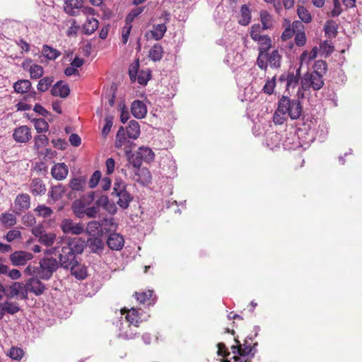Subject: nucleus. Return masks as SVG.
Masks as SVG:
<instances>
[{"label": "nucleus", "mask_w": 362, "mask_h": 362, "mask_svg": "<svg viewBox=\"0 0 362 362\" xmlns=\"http://www.w3.org/2000/svg\"><path fill=\"white\" fill-rule=\"evenodd\" d=\"M86 242L81 238H69L62 243L60 246L49 250L50 253H59V264L64 269H69L76 263V255L81 254L85 248Z\"/></svg>", "instance_id": "1"}, {"label": "nucleus", "mask_w": 362, "mask_h": 362, "mask_svg": "<svg viewBox=\"0 0 362 362\" xmlns=\"http://www.w3.org/2000/svg\"><path fill=\"white\" fill-rule=\"evenodd\" d=\"M59 268V262L53 257H45L40 259L39 266L28 265L25 271L30 275L44 280H48Z\"/></svg>", "instance_id": "2"}, {"label": "nucleus", "mask_w": 362, "mask_h": 362, "mask_svg": "<svg viewBox=\"0 0 362 362\" xmlns=\"http://www.w3.org/2000/svg\"><path fill=\"white\" fill-rule=\"evenodd\" d=\"M316 70L312 72H307L301 79V88L308 90L313 88L315 90H319L324 86L322 75L318 71L319 69L326 70L327 64L324 61H317L315 64Z\"/></svg>", "instance_id": "3"}, {"label": "nucleus", "mask_w": 362, "mask_h": 362, "mask_svg": "<svg viewBox=\"0 0 362 362\" xmlns=\"http://www.w3.org/2000/svg\"><path fill=\"white\" fill-rule=\"evenodd\" d=\"M279 110L286 112L291 119H297L302 112V106L298 100H291L288 96L283 95L279 100Z\"/></svg>", "instance_id": "4"}, {"label": "nucleus", "mask_w": 362, "mask_h": 362, "mask_svg": "<svg viewBox=\"0 0 362 362\" xmlns=\"http://www.w3.org/2000/svg\"><path fill=\"white\" fill-rule=\"evenodd\" d=\"M235 341L236 345L231 347L233 354L238 353L242 356H250L253 357L255 356L256 353L255 346L257 345V343H253V338L252 337H247L245 339L243 344H241L238 339H235Z\"/></svg>", "instance_id": "5"}, {"label": "nucleus", "mask_w": 362, "mask_h": 362, "mask_svg": "<svg viewBox=\"0 0 362 362\" xmlns=\"http://www.w3.org/2000/svg\"><path fill=\"white\" fill-rule=\"evenodd\" d=\"M160 19H163L164 23L153 25L152 30L150 31L152 38L156 40H161L167 31L166 23L170 21V13L166 11H163L160 17Z\"/></svg>", "instance_id": "6"}, {"label": "nucleus", "mask_w": 362, "mask_h": 362, "mask_svg": "<svg viewBox=\"0 0 362 362\" xmlns=\"http://www.w3.org/2000/svg\"><path fill=\"white\" fill-rule=\"evenodd\" d=\"M60 228L65 234L80 235L84 231V225L82 223H74L70 218L63 219Z\"/></svg>", "instance_id": "7"}, {"label": "nucleus", "mask_w": 362, "mask_h": 362, "mask_svg": "<svg viewBox=\"0 0 362 362\" xmlns=\"http://www.w3.org/2000/svg\"><path fill=\"white\" fill-rule=\"evenodd\" d=\"M13 138L18 143H27L32 138L31 129L26 125H22L13 130Z\"/></svg>", "instance_id": "8"}, {"label": "nucleus", "mask_w": 362, "mask_h": 362, "mask_svg": "<svg viewBox=\"0 0 362 362\" xmlns=\"http://www.w3.org/2000/svg\"><path fill=\"white\" fill-rule=\"evenodd\" d=\"M39 279L37 276L30 278L26 281L24 288H27V291L33 293L35 296L42 295L45 292L46 286Z\"/></svg>", "instance_id": "9"}, {"label": "nucleus", "mask_w": 362, "mask_h": 362, "mask_svg": "<svg viewBox=\"0 0 362 362\" xmlns=\"http://www.w3.org/2000/svg\"><path fill=\"white\" fill-rule=\"evenodd\" d=\"M86 184V178L83 176L71 179L69 183V187L71 189V192L69 193V198H76L77 197L76 194V192H83Z\"/></svg>", "instance_id": "10"}, {"label": "nucleus", "mask_w": 362, "mask_h": 362, "mask_svg": "<svg viewBox=\"0 0 362 362\" xmlns=\"http://www.w3.org/2000/svg\"><path fill=\"white\" fill-rule=\"evenodd\" d=\"M33 255L25 251H16L11 254L10 261L13 266L25 265L26 262L33 258Z\"/></svg>", "instance_id": "11"}, {"label": "nucleus", "mask_w": 362, "mask_h": 362, "mask_svg": "<svg viewBox=\"0 0 362 362\" xmlns=\"http://www.w3.org/2000/svg\"><path fill=\"white\" fill-rule=\"evenodd\" d=\"M64 11L72 16H76L80 14V8L83 4V0H64Z\"/></svg>", "instance_id": "12"}, {"label": "nucleus", "mask_w": 362, "mask_h": 362, "mask_svg": "<svg viewBox=\"0 0 362 362\" xmlns=\"http://www.w3.org/2000/svg\"><path fill=\"white\" fill-rule=\"evenodd\" d=\"M124 244L123 237L119 233H111L107 240V245L112 250H120Z\"/></svg>", "instance_id": "13"}, {"label": "nucleus", "mask_w": 362, "mask_h": 362, "mask_svg": "<svg viewBox=\"0 0 362 362\" xmlns=\"http://www.w3.org/2000/svg\"><path fill=\"white\" fill-rule=\"evenodd\" d=\"M68 173V167L64 163H57L51 169L52 176L57 180H64L66 177Z\"/></svg>", "instance_id": "14"}, {"label": "nucleus", "mask_w": 362, "mask_h": 362, "mask_svg": "<svg viewBox=\"0 0 362 362\" xmlns=\"http://www.w3.org/2000/svg\"><path fill=\"white\" fill-rule=\"evenodd\" d=\"M131 111L134 117L137 119H142L147 114V107L144 102L141 100H134L132 103Z\"/></svg>", "instance_id": "15"}, {"label": "nucleus", "mask_w": 362, "mask_h": 362, "mask_svg": "<svg viewBox=\"0 0 362 362\" xmlns=\"http://www.w3.org/2000/svg\"><path fill=\"white\" fill-rule=\"evenodd\" d=\"M70 89L67 84L63 83L62 81L57 82L51 89V94L53 96H58L65 98L69 96Z\"/></svg>", "instance_id": "16"}, {"label": "nucleus", "mask_w": 362, "mask_h": 362, "mask_svg": "<svg viewBox=\"0 0 362 362\" xmlns=\"http://www.w3.org/2000/svg\"><path fill=\"white\" fill-rule=\"evenodd\" d=\"M14 204L20 212L25 211L30 206V197L25 193L19 194L16 197Z\"/></svg>", "instance_id": "17"}, {"label": "nucleus", "mask_w": 362, "mask_h": 362, "mask_svg": "<svg viewBox=\"0 0 362 362\" xmlns=\"http://www.w3.org/2000/svg\"><path fill=\"white\" fill-rule=\"evenodd\" d=\"M133 180L138 183L145 185L151 182V175L147 168H140L135 170Z\"/></svg>", "instance_id": "18"}, {"label": "nucleus", "mask_w": 362, "mask_h": 362, "mask_svg": "<svg viewBox=\"0 0 362 362\" xmlns=\"http://www.w3.org/2000/svg\"><path fill=\"white\" fill-rule=\"evenodd\" d=\"M300 77V67L296 70V73L288 72L286 74L285 81L286 83V90H293L299 83Z\"/></svg>", "instance_id": "19"}, {"label": "nucleus", "mask_w": 362, "mask_h": 362, "mask_svg": "<svg viewBox=\"0 0 362 362\" xmlns=\"http://www.w3.org/2000/svg\"><path fill=\"white\" fill-rule=\"evenodd\" d=\"M267 58L272 68L279 69L281 67L282 56L278 49H274L271 52H267Z\"/></svg>", "instance_id": "20"}, {"label": "nucleus", "mask_w": 362, "mask_h": 362, "mask_svg": "<svg viewBox=\"0 0 362 362\" xmlns=\"http://www.w3.org/2000/svg\"><path fill=\"white\" fill-rule=\"evenodd\" d=\"M69 269H70L71 274L79 280L84 279L87 276L86 267L85 265L78 263L77 260Z\"/></svg>", "instance_id": "21"}, {"label": "nucleus", "mask_w": 362, "mask_h": 362, "mask_svg": "<svg viewBox=\"0 0 362 362\" xmlns=\"http://www.w3.org/2000/svg\"><path fill=\"white\" fill-rule=\"evenodd\" d=\"M30 192L34 196H41L45 194L46 187L40 178H34L30 184Z\"/></svg>", "instance_id": "22"}, {"label": "nucleus", "mask_w": 362, "mask_h": 362, "mask_svg": "<svg viewBox=\"0 0 362 362\" xmlns=\"http://www.w3.org/2000/svg\"><path fill=\"white\" fill-rule=\"evenodd\" d=\"M255 42L258 43V52L267 53L272 47V40L268 35H262Z\"/></svg>", "instance_id": "23"}, {"label": "nucleus", "mask_w": 362, "mask_h": 362, "mask_svg": "<svg viewBox=\"0 0 362 362\" xmlns=\"http://www.w3.org/2000/svg\"><path fill=\"white\" fill-rule=\"evenodd\" d=\"M115 197H118L117 205L122 209H127L130 202L133 200V196L127 190L122 192Z\"/></svg>", "instance_id": "24"}, {"label": "nucleus", "mask_w": 362, "mask_h": 362, "mask_svg": "<svg viewBox=\"0 0 362 362\" xmlns=\"http://www.w3.org/2000/svg\"><path fill=\"white\" fill-rule=\"evenodd\" d=\"M31 88V82L26 79L18 80L13 84L14 90L18 93H27L30 92Z\"/></svg>", "instance_id": "25"}, {"label": "nucleus", "mask_w": 362, "mask_h": 362, "mask_svg": "<svg viewBox=\"0 0 362 362\" xmlns=\"http://www.w3.org/2000/svg\"><path fill=\"white\" fill-rule=\"evenodd\" d=\"M98 21L93 17H88L83 25V30L86 35L93 33L98 28Z\"/></svg>", "instance_id": "26"}, {"label": "nucleus", "mask_w": 362, "mask_h": 362, "mask_svg": "<svg viewBox=\"0 0 362 362\" xmlns=\"http://www.w3.org/2000/svg\"><path fill=\"white\" fill-rule=\"evenodd\" d=\"M252 16L251 11L247 5L244 4L240 8V18L238 23L241 25L246 26L251 22Z\"/></svg>", "instance_id": "27"}, {"label": "nucleus", "mask_w": 362, "mask_h": 362, "mask_svg": "<svg viewBox=\"0 0 362 362\" xmlns=\"http://www.w3.org/2000/svg\"><path fill=\"white\" fill-rule=\"evenodd\" d=\"M126 156L127 157L129 165L132 166L134 171L141 168L143 160L137 151L135 153H132L130 151H127Z\"/></svg>", "instance_id": "28"}, {"label": "nucleus", "mask_w": 362, "mask_h": 362, "mask_svg": "<svg viewBox=\"0 0 362 362\" xmlns=\"http://www.w3.org/2000/svg\"><path fill=\"white\" fill-rule=\"evenodd\" d=\"M16 217L13 214L3 213L0 215V223L5 228H11L16 224Z\"/></svg>", "instance_id": "29"}, {"label": "nucleus", "mask_w": 362, "mask_h": 362, "mask_svg": "<svg viewBox=\"0 0 362 362\" xmlns=\"http://www.w3.org/2000/svg\"><path fill=\"white\" fill-rule=\"evenodd\" d=\"M262 26L265 30L272 29L274 26V20L272 16L265 10H262L259 13Z\"/></svg>", "instance_id": "30"}, {"label": "nucleus", "mask_w": 362, "mask_h": 362, "mask_svg": "<svg viewBox=\"0 0 362 362\" xmlns=\"http://www.w3.org/2000/svg\"><path fill=\"white\" fill-rule=\"evenodd\" d=\"M87 246L93 252H100L104 248V244L98 238H90L87 240Z\"/></svg>", "instance_id": "31"}, {"label": "nucleus", "mask_w": 362, "mask_h": 362, "mask_svg": "<svg viewBox=\"0 0 362 362\" xmlns=\"http://www.w3.org/2000/svg\"><path fill=\"white\" fill-rule=\"evenodd\" d=\"M127 134L131 139H136L140 134V127L135 120H131L127 127Z\"/></svg>", "instance_id": "32"}, {"label": "nucleus", "mask_w": 362, "mask_h": 362, "mask_svg": "<svg viewBox=\"0 0 362 362\" xmlns=\"http://www.w3.org/2000/svg\"><path fill=\"white\" fill-rule=\"evenodd\" d=\"M72 210L75 216L79 218L84 217V211L86 210V204L82 199L75 200L71 206Z\"/></svg>", "instance_id": "33"}, {"label": "nucleus", "mask_w": 362, "mask_h": 362, "mask_svg": "<svg viewBox=\"0 0 362 362\" xmlns=\"http://www.w3.org/2000/svg\"><path fill=\"white\" fill-rule=\"evenodd\" d=\"M42 53L49 60H54L61 55L60 51L47 45H43Z\"/></svg>", "instance_id": "34"}, {"label": "nucleus", "mask_w": 362, "mask_h": 362, "mask_svg": "<svg viewBox=\"0 0 362 362\" xmlns=\"http://www.w3.org/2000/svg\"><path fill=\"white\" fill-rule=\"evenodd\" d=\"M163 49L160 45H154L149 51L148 57L153 62L160 61L163 57Z\"/></svg>", "instance_id": "35"}, {"label": "nucleus", "mask_w": 362, "mask_h": 362, "mask_svg": "<svg viewBox=\"0 0 362 362\" xmlns=\"http://www.w3.org/2000/svg\"><path fill=\"white\" fill-rule=\"evenodd\" d=\"M121 313L122 315L126 313L125 318L130 324L137 323L139 320V311L135 308L122 309Z\"/></svg>", "instance_id": "36"}, {"label": "nucleus", "mask_w": 362, "mask_h": 362, "mask_svg": "<svg viewBox=\"0 0 362 362\" xmlns=\"http://www.w3.org/2000/svg\"><path fill=\"white\" fill-rule=\"evenodd\" d=\"M64 192L65 187L62 184H59L58 185L51 187L49 192V197H51L54 201H57L62 197Z\"/></svg>", "instance_id": "37"}, {"label": "nucleus", "mask_w": 362, "mask_h": 362, "mask_svg": "<svg viewBox=\"0 0 362 362\" xmlns=\"http://www.w3.org/2000/svg\"><path fill=\"white\" fill-rule=\"evenodd\" d=\"M297 14L299 18L305 23H309L312 21V16L304 6H297Z\"/></svg>", "instance_id": "38"}, {"label": "nucleus", "mask_w": 362, "mask_h": 362, "mask_svg": "<svg viewBox=\"0 0 362 362\" xmlns=\"http://www.w3.org/2000/svg\"><path fill=\"white\" fill-rule=\"evenodd\" d=\"M23 284L19 282H13L9 287L5 288L6 296L7 298H13L17 296L20 289L22 288Z\"/></svg>", "instance_id": "39"}, {"label": "nucleus", "mask_w": 362, "mask_h": 362, "mask_svg": "<svg viewBox=\"0 0 362 362\" xmlns=\"http://www.w3.org/2000/svg\"><path fill=\"white\" fill-rule=\"evenodd\" d=\"M137 152L142 160L150 162L154 158V153L150 148L141 146L139 148Z\"/></svg>", "instance_id": "40"}, {"label": "nucleus", "mask_w": 362, "mask_h": 362, "mask_svg": "<svg viewBox=\"0 0 362 362\" xmlns=\"http://www.w3.org/2000/svg\"><path fill=\"white\" fill-rule=\"evenodd\" d=\"M38 133H45L49 130V124L42 118L34 119L32 121Z\"/></svg>", "instance_id": "41"}, {"label": "nucleus", "mask_w": 362, "mask_h": 362, "mask_svg": "<svg viewBox=\"0 0 362 362\" xmlns=\"http://www.w3.org/2000/svg\"><path fill=\"white\" fill-rule=\"evenodd\" d=\"M35 150L38 151L40 148L46 146L49 143V139L45 134L35 136L33 139Z\"/></svg>", "instance_id": "42"}, {"label": "nucleus", "mask_w": 362, "mask_h": 362, "mask_svg": "<svg viewBox=\"0 0 362 362\" xmlns=\"http://www.w3.org/2000/svg\"><path fill=\"white\" fill-rule=\"evenodd\" d=\"M266 30L264 28H263L262 26H261L259 23H255L253 24L250 28V36L251 39L254 41H256L257 40H259V37L262 35V33Z\"/></svg>", "instance_id": "43"}, {"label": "nucleus", "mask_w": 362, "mask_h": 362, "mask_svg": "<svg viewBox=\"0 0 362 362\" xmlns=\"http://www.w3.org/2000/svg\"><path fill=\"white\" fill-rule=\"evenodd\" d=\"M53 81L54 78L52 76H46L41 78L37 84V90L40 92L47 91L51 86Z\"/></svg>", "instance_id": "44"}, {"label": "nucleus", "mask_w": 362, "mask_h": 362, "mask_svg": "<svg viewBox=\"0 0 362 362\" xmlns=\"http://www.w3.org/2000/svg\"><path fill=\"white\" fill-rule=\"evenodd\" d=\"M4 312L11 315H14L20 310L18 303L16 302L5 301L3 303Z\"/></svg>", "instance_id": "45"}, {"label": "nucleus", "mask_w": 362, "mask_h": 362, "mask_svg": "<svg viewBox=\"0 0 362 362\" xmlns=\"http://www.w3.org/2000/svg\"><path fill=\"white\" fill-rule=\"evenodd\" d=\"M30 75L33 79L40 78L44 74V69L42 66L38 64H33L30 67Z\"/></svg>", "instance_id": "46"}, {"label": "nucleus", "mask_w": 362, "mask_h": 362, "mask_svg": "<svg viewBox=\"0 0 362 362\" xmlns=\"http://www.w3.org/2000/svg\"><path fill=\"white\" fill-rule=\"evenodd\" d=\"M139 59L135 60L129 67V75L132 82H135L136 76L139 74Z\"/></svg>", "instance_id": "47"}, {"label": "nucleus", "mask_w": 362, "mask_h": 362, "mask_svg": "<svg viewBox=\"0 0 362 362\" xmlns=\"http://www.w3.org/2000/svg\"><path fill=\"white\" fill-rule=\"evenodd\" d=\"M35 211L37 213V216H42L45 218H48L51 216V215L53 213L52 209L50 207L47 206L45 205L37 206L35 208Z\"/></svg>", "instance_id": "48"}, {"label": "nucleus", "mask_w": 362, "mask_h": 362, "mask_svg": "<svg viewBox=\"0 0 362 362\" xmlns=\"http://www.w3.org/2000/svg\"><path fill=\"white\" fill-rule=\"evenodd\" d=\"M256 63L261 70L266 71L269 64L267 58V53L258 52V57Z\"/></svg>", "instance_id": "49"}, {"label": "nucleus", "mask_w": 362, "mask_h": 362, "mask_svg": "<svg viewBox=\"0 0 362 362\" xmlns=\"http://www.w3.org/2000/svg\"><path fill=\"white\" fill-rule=\"evenodd\" d=\"M56 235L53 233H45L39 240L46 246H51L54 243Z\"/></svg>", "instance_id": "50"}, {"label": "nucleus", "mask_w": 362, "mask_h": 362, "mask_svg": "<svg viewBox=\"0 0 362 362\" xmlns=\"http://www.w3.org/2000/svg\"><path fill=\"white\" fill-rule=\"evenodd\" d=\"M150 78L151 71L149 70H141L136 76V80L140 85H146Z\"/></svg>", "instance_id": "51"}, {"label": "nucleus", "mask_w": 362, "mask_h": 362, "mask_svg": "<svg viewBox=\"0 0 362 362\" xmlns=\"http://www.w3.org/2000/svg\"><path fill=\"white\" fill-rule=\"evenodd\" d=\"M126 188H127V184L124 182H123L121 180H116L114 183L113 191L112 192V195L115 196V195L121 193L122 192H124L127 190Z\"/></svg>", "instance_id": "52"}, {"label": "nucleus", "mask_w": 362, "mask_h": 362, "mask_svg": "<svg viewBox=\"0 0 362 362\" xmlns=\"http://www.w3.org/2000/svg\"><path fill=\"white\" fill-rule=\"evenodd\" d=\"M87 231L91 235L98 234L101 230V224L96 221H91L88 223Z\"/></svg>", "instance_id": "53"}, {"label": "nucleus", "mask_w": 362, "mask_h": 362, "mask_svg": "<svg viewBox=\"0 0 362 362\" xmlns=\"http://www.w3.org/2000/svg\"><path fill=\"white\" fill-rule=\"evenodd\" d=\"M153 295L152 291H147L140 293H135L136 298L140 303H145L151 299Z\"/></svg>", "instance_id": "54"}, {"label": "nucleus", "mask_w": 362, "mask_h": 362, "mask_svg": "<svg viewBox=\"0 0 362 362\" xmlns=\"http://www.w3.org/2000/svg\"><path fill=\"white\" fill-rule=\"evenodd\" d=\"M276 86V78L273 77L270 80H267L263 87V92L268 95H272L274 93V88Z\"/></svg>", "instance_id": "55"}, {"label": "nucleus", "mask_w": 362, "mask_h": 362, "mask_svg": "<svg viewBox=\"0 0 362 362\" xmlns=\"http://www.w3.org/2000/svg\"><path fill=\"white\" fill-rule=\"evenodd\" d=\"M325 31L329 36H335L337 33V26L336 23L332 21H327L325 27Z\"/></svg>", "instance_id": "56"}, {"label": "nucleus", "mask_w": 362, "mask_h": 362, "mask_svg": "<svg viewBox=\"0 0 362 362\" xmlns=\"http://www.w3.org/2000/svg\"><path fill=\"white\" fill-rule=\"evenodd\" d=\"M5 238L8 242H13L16 240H20L22 238L21 233L17 229L11 230L7 233Z\"/></svg>", "instance_id": "57"}, {"label": "nucleus", "mask_w": 362, "mask_h": 362, "mask_svg": "<svg viewBox=\"0 0 362 362\" xmlns=\"http://www.w3.org/2000/svg\"><path fill=\"white\" fill-rule=\"evenodd\" d=\"M125 140V132L123 127H121L118 129L116 135V146L117 148L122 147Z\"/></svg>", "instance_id": "58"}, {"label": "nucleus", "mask_w": 362, "mask_h": 362, "mask_svg": "<svg viewBox=\"0 0 362 362\" xmlns=\"http://www.w3.org/2000/svg\"><path fill=\"white\" fill-rule=\"evenodd\" d=\"M286 113L281 112L278 107L273 116L274 122L277 124H282L286 119Z\"/></svg>", "instance_id": "59"}, {"label": "nucleus", "mask_w": 362, "mask_h": 362, "mask_svg": "<svg viewBox=\"0 0 362 362\" xmlns=\"http://www.w3.org/2000/svg\"><path fill=\"white\" fill-rule=\"evenodd\" d=\"M23 356V349L17 347H12L10 350L9 356L14 360H20Z\"/></svg>", "instance_id": "60"}, {"label": "nucleus", "mask_w": 362, "mask_h": 362, "mask_svg": "<svg viewBox=\"0 0 362 362\" xmlns=\"http://www.w3.org/2000/svg\"><path fill=\"white\" fill-rule=\"evenodd\" d=\"M101 179V173L99 170H96L91 175L90 179L89 180V187L90 188L95 187L99 182Z\"/></svg>", "instance_id": "61"}, {"label": "nucleus", "mask_w": 362, "mask_h": 362, "mask_svg": "<svg viewBox=\"0 0 362 362\" xmlns=\"http://www.w3.org/2000/svg\"><path fill=\"white\" fill-rule=\"evenodd\" d=\"M109 202L110 199L107 195H101L95 202V205L97 206L98 209L99 207H102L105 209Z\"/></svg>", "instance_id": "62"}, {"label": "nucleus", "mask_w": 362, "mask_h": 362, "mask_svg": "<svg viewBox=\"0 0 362 362\" xmlns=\"http://www.w3.org/2000/svg\"><path fill=\"white\" fill-rule=\"evenodd\" d=\"M295 42L299 47L305 45L306 42V36L304 32H299L296 33L295 36Z\"/></svg>", "instance_id": "63"}, {"label": "nucleus", "mask_w": 362, "mask_h": 362, "mask_svg": "<svg viewBox=\"0 0 362 362\" xmlns=\"http://www.w3.org/2000/svg\"><path fill=\"white\" fill-rule=\"evenodd\" d=\"M99 211L97 206L95 205L91 207H88L84 211V216H86L88 218H95L97 216Z\"/></svg>", "instance_id": "64"}]
</instances>
